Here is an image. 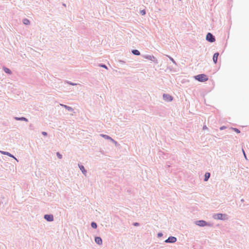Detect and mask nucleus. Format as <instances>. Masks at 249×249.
I'll list each match as a JSON object with an SVG mask.
<instances>
[{
    "instance_id": "1",
    "label": "nucleus",
    "mask_w": 249,
    "mask_h": 249,
    "mask_svg": "<svg viewBox=\"0 0 249 249\" xmlns=\"http://www.w3.org/2000/svg\"><path fill=\"white\" fill-rule=\"evenodd\" d=\"M195 224L199 226L200 227H205V226H208V227H212L213 226V224L210 223H208L205 220H200L195 221Z\"/></svg>"
},
{
    "instance_id": "2",
    "label": "nucleus",
    "mask_w": 249,
    "mask_h": 249,
    "mask_svg": "<svg viewBox=\"0 0 249 249\" xmlns=\"http://www.w3.org/2000/svg\"><path fill=\"white\" fill-rule=\"evenodd\" d=\"M195 78L199 82H205L208 80L207 76L204 74H200L195 76Z\"/></svg>"
},
{
    "instance_id": "3",
    "label": "nucleus",
    "mask_w": 249,
    "mask_h": 249,
    "mask_svg": "<svg viewBox=\"0 0 249 249\" xmlns=\"http://www.w3.org/2000/svg\"><path fill=\"white\" fill-rule=\"evenodd\" d=\"M213 217L215 219H219V220H226L227 219V215L226 214L223 213H217L215 214Z\"/></svg>"
},
{
    "instance_id": "4",
    "label": "nucleus",
    "mask_w": 249,
    "mask_h": 249,
    "mask_svg": "<svg viewBox=\"0 0 249 249\" xmlns=\"http://www.w3.org/2000/svg\"><path fill=\"white\" fill-rule=\"evenodd\" d=\"M206 39L207 41L211 43H213L215 40V36L211 33H207Z\"/></svg>"
},
{
    "instance_id": "5",
    "label": "nucleus",
    "mask_w": 249,
    "mask_h": 249,
    "mask_svg": "<svg viewBox=\"0 0 249 249\" xmlns=\"http://www.w3.org/2000/svg\"><path fill=\"white\" fill-rule=\"evenodd\" d=\"M143 57L145 59H148L149 60L154 62L156 64L158 63V60L154 55H143Z\"/></svg>"
},
{
    "instance_id": "6",
    "label": "nucleus",
    "mask_w": 249,
    "mask_h": 249,
    "mask_svg": "<svg viewBox=\"0 0 249 249\" xmlns=\"http://www.w3.org/2000/svg\"><path fill=\"white\" fill-rule=\"evenodd\" d=\"M177 240V239L176 237L171 236L166 239L164 242L167 243H174Z\"/></svg>"
},
{
    "instance_id": "7",
    "label": "nucleus",
    "mask_w": 249,
    "mask_h": 249,
    "mask_svg": "<svg viewBox=\"0 0 249 249\" xmlns=\"http://www.w3.org/2000/svg\"><path fill=\"white\" fill-rule=\"evenodd\" d=\"M163 99L165 101L171 102L173 100V98L170 95L164 93L163 94Z\"/></svg>"
},
{
    "instance_id": "8",
    "label": "nucleus",
    "mask_w": 249,
    "mask_h": 249,
    "mask_svg": "<svg viewBox=\"0 0 249 249\" xmlns=\"http://www.w3.org/2000/svg\"><path fill=\"white\" fill-rule=\"evenodd\" d=\"M44 218L48 222H52L53 221V214H45Z\"/></svg>"
},
{
    "instance_id": "9",
    "label": "nucleus",
    "mask_w": 249,
    "mask_h": 249,
    "mask_svg": "<svg viewBox=\"0 0 249 249\" xmlns=\"http://www.w3.org/2000/svg\"><path fill=\"white\" fill-rule=\"evenodd\" d=\"M100 136L102 137H103V138H105V139H106L107 140H108L111 141L114 143H115L116 145L117 144V142L116 141L114 140L113 139H112L110 136H109L108 135L101 134H100Z\"/></svg>"
},
{
    "instance_id": "10",
    "label": "nucleus",
    "mask_w": 249,
    "mask_h": 249,
    "mask_svg": "<svg viewBox=\"0 0 249 249\" xmlns=\"http://www.w3.org/2000/svg\"><path fill=\"white\" fill-rule=\"evenodd\" d=\"M219 55V53L218 52L214 53L213 57V61L214 63V64H216V63L217 62V59H218V57Z\"/></svg>"
},
{
    "instance_id": "11",
    "label": "nucleus",
    "mask_w": 249,
    "mask_h": 249,
    "mask_svg": "<svg viewBox=\"0 0 249 249\" xmlns=\"http://www.w3.org/2000/svg\"><path fill=\"white\" fill-rule=\"evenodd\" d=\"M0 152L3 154V155H7L8 156H9L10 157H11V158H14V159H15L17 161H18V160H17V159L16 158H15L14 157V155H13L12 154H11V153L8 152H5V151H0Z\"/></svg>"
},
{
    "instance_id": "12",
    "label": "nucleus",
    "mask_w": 249,
    "mask_h": 249,
    "mask_svg": "<svg viewBox=\"0 0 249 249\" xmlns=\"http://www.w3.org/2000/svg\"><path fill=\"white\" fill-rule=\"evenodd\" d=\"M95 242L97 244H98L99 245H101L102 244V239L100 237H98V236L95 237Z\"/></svg>"
},
{
    "instance_id": "13",
    "label": "nucleus",
    "mask_w": 249,
    "mask_h": 249,
    "mask_svg": "<svg viewBox=\"0 0 249 249\" xmlns=\"http://www.w3.org/2000/svg\"><path fill=\"white\" fill-rule=\"evenodd\" d=\"M14 119H15L17 121H23L25 122H28V120L27 118L24 117H14Z\"/></svg>"
},
{
    "instance_id": "14",
    "label": "nucleus",
    "mask_w": 249,
    "mask_h": 249,
    "mask_svg": "<svg viewBox=\"0 0 249 249\" xmlns=\"http://www.w3.org/2000/svg\"><path fill=\"white\" fill-rule=\"evenodd\" d=\"M78 167L82 173L84 175H86L87 173V170L85 169L84 166L82 164H78Z\"/></svg>"
},
{
    "instance_id": "15",
    "label": "nucleus",
    "mask_w": 249,
    "mask_h": 249,
    "mask_svg": "<svg viewBox=\"0 0 249 249\" xmlns=\"http://www.w3.org/2000/svg\"><path fill=\"white\" fill-rule=\"evenodd\" d=\"M211 176V174L209 172H206L205 174V175H204V180L205 181H206L207 180H208V179H209L210 177Z\"/></svg>"
},
{
    "instance_id": "16",
    "label": "nucleus",
    "mask_w": 249,
    "mask_h": 249,
    "mask_svg": "<svg viewBox=\"0 0 249 249\" xmlns=\"http://www.w3.org/2000/svg\"><path fill=\"white\" fill-rule=\"evenodd\" d=\"M60 105L61 106L63 107H65L66 109H67L69 111H72L73 110V108L71 107H70V106H68L67 105H62V104H61Z\"/></svg>"
},
{
    "instance_id": "17",
    "label": "nucleus",
    "mask_w": 249,
    "mask_h": 249,
    "mask_svg": "<svg viewBox=\"0 0 249 249\" xmlns=\"http://www.w3.org/2000/svg\"><path fill=\"white\" fill-rule=\"evenodd\" d=\"M3 70L6 73H8V74H11L12 73V71H11L8 68H6L5 67H3Z\"/></svg>"
},
{
    "instance_id": "18",
    "label": "nucleus",
    "mask_w": 249,
    "mask_h": 249,
    "mask_svg": "<svg viewBox=\"0 0 249 249\" xmlns=\"http://www.w3.org/2000/svg\"><path fill=\"white\" fill-rule=\"evenodd\" d=\"M132 53L135 55H140L141 53L138 50H132L131 51Z\"/></svg>"
},
{
    "instance_id": "19",
    "label": "nucleus",
    "mask_w": 249,
    "mask_h": 249,
    "mask_svg": "<svg viewBox=\"0 0 249 249\" xmlns=\"http://www.w3.org/2000/svg\"><path fill=\"white\" fill-rule=\"evenodd\" d=\"M22 22L25 25H28L30 24V22L29 20L27 18H24L22 20Z\"/></svg>"
},
{
    "instance_id": "20",
    "label": "nucleus",
    "mask_w": 249,
    "mask_h": 249,
    "mask_svg": "<svg viewBox=\"0 0 249 249\" xmlns=\"http://www.w3.org/2000/svg\"><path fill=\"white\" fill-rule=\"evenodd\" d=\"M91 226L92 228L95 229L97 228V225L95 222H92L91 223Z\"/></svg>"
},
{
    "instance_id": "21",
    "label": "nucleus",
    "mask_w": 249,
    "mask_h": 249,
    "mask_svg": "<svg viewBox=\"0 0 249 249\" xmlns=\"http://www.w3.org/2000/svg\"><path fill=\"white\" fill-rule=\"evenodd\" d=\"M231 129H232L233 131H234L235 132H236L237 133H240V130L238 129V128H234V127H231Z\"/></svg>"
},
{
    "instance_id": "22",
    "label": "nucleus",
    "mask_w": 249,
    "mask_h": 249,
    "mask_svg": "<svg viewBox=\"0 0 249 249\" xmlns=\"http://www.w3.org/2000/svg\"><path fill=\"white\" fill-rule=\"evenodd\" d=\"M98 66L100 67H102L106 69H107V66L104 64H99Z\"/></svg>"
},
{
    "instance_id": "23",
    "label": "nucleus",
    "mask_w": 249,
    "mask_h": 249,
    "mask_svg": "<svg viewBox=\"0 0 249 249\" xmlns=\"http://www.w3.org/2000/svg\"><path fill=\"white\" fill-rule=\"evenodd\" d=\"M56 156L57 158L59 159H61L62 158V156L59 152L56 153Z\"/></svg>"
},
{
    "instance_id": "24",
    "label": "nucleus",
    "mask_w": 249,
    "mask_h": 249,
    "mask_svg": "<svg viewBox=\"0 0 249 249\" xmlns=\"http://www.w3.org/2000/svg\"><path fill=\"white\" fill-rule=\"evenodd\" d=\"M68 84L71 85H72V86H75V85H77V84L76 83H72L71 82H70V81H66Z\"/></svg>"
},
{
    "instance_id": "25",
    "label": "nucleus",
    "mask_w": 249,
    "mask_h": 249,
    "mask_svg": "<svg viewBox=\"0 0 249 249\" xmlns=\"http://www.w3.org/2000/svg\"><path fill=\"white\" fill-rule=\"evenodd\" d=\"M140 13L142 15H145L146 14V11L145 10H141L140 12Z\"/></svg>"
},
{
    "instance_id": "26",
    "label": "nucleus",
    "mask_w": 249,
    "mask_h": 249,
    "mask_svg": "<svg viewBox=\"0 0 249 249\" xmlns=\"http://www.w3.org/2000/svg\"><path fill=\"white\" fill-rule=\"evenodd\" d=\"M168 57L169 58V59H170V60L173 62V63L174 64H176V65L177 64H176V62H175V61L174 60V59L172 57H171V56H168Z\"/></svg>"
},
{
    "instance_id": "27",
    "label": "nucleus",
    "mask_w": 249,
    "mask_h": 249,
    "mask_svg": "<svg viewBox=\"0 0 249 249\" xmlns=\"http://www.w3.org/2000/svg\"><path fill=\"white\" fill-rule=\"evenodd\" d=\"M133 225L134 226H138L140 225V224H139V223H138V222H134V223H133Z\"/></svg>"
},
{
    "instance_id": "28",
    "label": "nucleus",
    "mask_w": 249,
    "mask_h": 249,
    "mask_svg": "<svg viewBox=\"0 0 249 249\" xmlns=\"http://www.w3.org/2000/svg\"><path fill=\"white\" fill-rule=\"evenodd\" d=\"M162 235H163V234H162V233L161 232H159L158 233V237H161L162 236Z\"/></svg>"
},
{
    "instance_id": "29",
    "label": "nucleus",
    "mask_w": 249,
    "mask_h": 249,
    "mask_svg": "<svg viewBox=\"0 0 249 249\" xmlns=\"http://www.w3.org/2000/svg\"><path fill=\"white\" fill-rule=\"evenodd\" d=\"M42 134L43 135V136H47V133L46 132H44V131H43L42 132Z\"/></svg>"
},
{
    "instance_id": "30",
    "label": "nucleus",
    "mask_w": 249,
    "mask_h": 249,
    "mask_svg": "<svg viewBox=\"0 0 249 249\" xmlns=\"http://www.w3.org/2000/svg\"><path fill=\"white\" fill-rule=\"evenodd\" d=\"M226 128V126H221V127H220V129L222 130H224V129H225Z\"/></svg>"
},
{
    "instance_id": "31",
    "label": "nucleus",
    "mask_w": 249,
    "mask_h": 249,
    "mask_svg": "<svg viewBox=\"0 0 249 249\" xmlns=\"http://www.w3.org/2000/svg\"><path fill=\"white\" fill-rule=\"evenodd\" d=\"M207 127L206 126V125H204L203 126V129H207Z\"/></svg>"
},
{
    "instance_id": "32",
    "label": "nucleus",
    "mask_w": 249,
    "mask_h": 249,
    "mask_svg": "<svg viewBox=\"0 0 249 249\" xmlns=\"http://www.w3.org/2000/svg\"><path fill=\"white\" fill-rule=\"evenodd\" d=\"M243 153H244V156H245V158L247 159L245 153V152H244V151L243 150Z\"/></svg>"
},
{
    "instance_id": "33",
    "label": "nucleus",
    "mask_w": 249,
    "mask_h": 249,
    "mask_svg": "<svg viewBox=\"0 0 249 249\" xmlns=\"http://www.w3.org/2000/svg\"><path fill=\"white\" fill-rule=\"evenodd\" d=\"M241 201H242V202H243V201H244V199H242Z\"/></svg>"
}]
</instances>
